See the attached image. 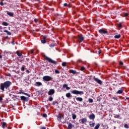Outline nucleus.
<instances>
[{
	"label": "nucleus",
	"mask_w": 129,
	"mask_h": 129,
	"mask_svg": "<svg viewBox=\"0 0 129 129\" xmlns=\"http://www.w3.org/2000/svg\"><path fill=\"white\" fill-rule=\"evenodd\" d=\"M12 85V83L10 81H6L4 83H2L0 84V89L2 90V92L5 91V89H9L11 86Z\"/></svg>",
	"instance_id": "obj_1"
},
{
	"label": "nucleus",
	"mask_w": 129,
	"mask_h": 129,
	"mask_svg": "<svg viewBox=\"0 0 129 129\" xmlns=\"http://www.w3.org/2000/svg\"><path fill=\"white\" fill-rule=\"evenodd\" d=\"M45 59L48 61L49 63H51L52 64H54V65H57V61L53 60V59H51L49 57H48V56L44 55V56Z\"/></svg>",
	"instance_id": "obj_2"
},
{
	"label": "nucleus",
	"mask_w": 129,
	"mask_h": 129,
	"mask_svg": "<svg viewBox=\"0 0 129 129\" xmlns=\"http://www.w3.org/2000/svg\"><path fill=\"white\" fill-rule=\"evenodd\" d=\"M42 79L44 81H46V82H49V81H51V80H53V78L49 76H45L43 77Z\"/></svg>",
	"instance_id": "obj_3"
},
{
	"label": "nucleus",
	"mask_w": 129,
	"mask_h": 129,
	"mask_svg": "<svg viewBox=\"0 0 129 129\" xmlns=\"http://www.w3.org/2000/svg\"><path fill=\"white\" fill-rule=\"evenodd\" d=\"M71 93H73V94H76V95H78V94H84V92H83V91H78V90H74L73 91H71Z\"/></svg>",
	"instance_id": "obj_4"
},
{
	"label": "nucleus",
	"mask_w": 129,
	"mask_h": 129,
	"mask_svg": "<svg viewBox=\"0 0 129 129\" xmlns=\"http://www.w3.org/2000/svg\"><path fill=\"white\" fill-rule=\"evenodd\" d=\"M78 41L79 42V44L82 43L84 41V36L82 34H79L78 36Z\"/></svg>",
	"instance_id": "obj_5"
},
{
	"label": "nucleus",
	"mask_w": 129,
	"mask_h": 129,
	"mask_svg": "<svg viewBox=\"0 0 129 129\" xmlns=\"http://www.w3.org/2000/svg\"><path fill=\"white\" fill-rule=\"evenodd\" d=\"M93 80L94 81H95V82L98 83V84H100V85H102V84H103L102 81H101V80L98 79V78H97L94 77Z\"/></svg>",
	"instance_id": "obj_6"
},
{
	"label": "nucleus",
	"mask_w": 129,
	"mask_h": 129,
	"mask_svg": "<svg viewBox=\"0 0 129 129\" xmlns=\"http://www.w3.org/2000/svg\"><path fill=\"white\" fill-rule=\"evenodd\" d=\"M20 98L21 99V100H22V101H29V98L28 97H26L24 96H22L20 97Z\"/></svg>",
	"instance_id": "obj_7"
},
{
	"label": "nucleus",
	"mask_w": 129,
	"mask_h": 129,
	"mask_svg": "<svg viewBox=\"0 0 129 129\" xmlns=\"http://www.w3.org/2000/svg\"><path fill=\"white\" fill-rule=\"evenodd\" d=\"M67 124H68V129H72L73 127H74V125L72 124L71 123H69V122H67Z\"/></svg>",
	"instance_id": "obj_8"
},
{
	"label": "nucleus",
	"mask_w": 129,
	"mask_h": 129,
	"mask_svg": "<svg viewBox=\"0 0 129 129\" xmlns=\"http://www.w3.org/2000/svg\"><path fill=\"white\" fill-rule=\"evenodd\" d=\"M70 73H72V74H74V75H78L79 73L77 72L76 70H70Z\"/></svg>",
	"instance_id": "obj_9"
},
{
	"label": "nucleus",
	"mask_w": 129,
	"mask_h": 129,
	"mask_svg": "<svg viewBox=\"0 0 129 129\" xmlns=\"http://www.w3.org/2000/svg\"><path fill=\"white\" fill-rule=\"evenodd\" d=\"M17 55L20 57V58H23V53L20 52V51L17 50L16 51Z\"/></svg>",
	"instance_id": "obj_10"
},
{
	"label": "nucleus",
	"mask_w": 129,
	"mask_h": 129,
	"mask_svg": "<svg viewBox=\"0 0 129 129\" xmlns=\"http://www.w3.org/2000/svg\"><path fill=\"white\" fill-rule=\"evenodd\" d=\"M55 93V90L54 89H50L48 92V95H53Z\"/></svg>",
	"instance_id": "obj_11"
},
{
	"label": "nucleus",
	"mask_w": 129,
	"mask_h": 129,
	"mask_svg": "<svg viewBox=\"0 0 129 129\" xmlns=\"http://www.w3.org/2000/svg\"><path fill=\"white\" fill-rule=\"evenodd\" d=\"M99 33H100V34H107V31L103 29H100L99 30Z\"/></svg>",
	"instance_id": "obj_12"
},
{
	"label": "nucleus",
	"mask_w": 129,
	"mask_h": 129,
	"mask_svg": "<svg viewBox=\"0 0 129 129\" xmlns=\"http://www.w3.org/2000/svg\"><path fill=\"white\" fill-rule=\"evenodd\" d=\"M62 116H63V115L62 114H59L57 117V120H58L59 121H61Z\"/></svg>",
	"instance_id": "obj_13"
},
{
	"label": "nucleus",
	"mask_w": 129,
	"mask_h": 129,
	"mask_svg": "<svg viewBox=\"0 0 129 129\" xmlns=\"http://www.w3.org/2000/svg\"><path fill=\"white\" fill-rule=\"evenodd\" d=\"M89 118L91 120H94V119L95 118V115H94L93 113H92V114L90 115Z\"/></svg>",
	"instance_id": "obj_14"
},
{
	"label": "nucleus",
	"mask_w": 129,
	"mask_h": 129,
	"mask_svg": "<svg viewBox=\"0 0 129 129\" xmlns=\"http://www.w3.org/2000/svg\"><path fill=\"white\" fill-rule=\"evenodd\" d=\"M1 124H2V127L3 128H5V127L8 126V124H7V123L5 122H2Z\"/></svg>",
	"instance_id": "obj_15"
},
{
	"label": "nucleus",
	"mask_w": 129,
	"mask_h": 129,
	"mask_svg": "<svg viewBox=\"0 0 129 129\" xmlns=\"http://www.w3.org/2000/svg\"><path fill=\"white\" fill-rule=\"evenodd\" d=\"M63 88H66L67 90H69L70 89V87H68V85L66 84L63 85Z\"/></svg>",
	"instance_id": "obj_16"
},
{
	"label": "nucleus",
	"mask_w": 129,
	"mask_h": 129,
	"mask_svg": "<svg viewBox=\"0 0 129 129\" xmlns=\"http://www.w3.org/2000/svg\"><path fill=\"white\" fill-rule=\"evenodd\" d=\"M4 32L7 33V34L9 36H11L12 35V33H11V32L8 31L7 30H4Z\"/></svg>",
	"instance_id": "obj_17"
},
{
	"label": "nucleus",
	"mask_w": 129,
	"mask_h": 129,
	"mask_svg": "<svg viewBox=\"0 0 129 129\" xmlns=\"http://www.w3.org/2000/svg\"><path fill=\"white\" fill-rule=\"evenodd\" d=\"M7 13L8 16H10V17H14V13H13V12H10L9 11H7Z\"/></svg>",
	"instance_id": "obj_18"
},
{
	"label": "nucleus",
	"mask_w": 129,
	"mask_h": 129,
	"mask_svg": "<svg viewBox=\"0 0 129 129\" xmlns=\"http://www.w3.org/2000/svg\"><path fill=\"white\" fill-rule=\"evenodd\" d=\"M82 123H85L87 122V119L86 118H83L81 119Z\"/></svg>",
	"instance_id": "obj_19"
},
{
	"label": "nucleus",
	"mask_w": 129,
	"mask_h": 129,
	"mask_svg": "<svg viewBox=\"0 0 129 129\" xmlns=\"http://www.w3.org/2000/svg\"><path fill=\"white\" fill-rule=\"evenodd\" d=\"M76 100L77 101H80V102H82V101H83V99H82V98L81 97H77Z\"/></svg>",
	"instance_id": "obj_20"
},
{
	"label": "nucleus",
	"mask_w": 129,
	"mask_h": 129,
	"mask_svg": "<svg viewBox=\"0 0 129 129\" xmlns=\"http://www.w3.org/2000/svg\"><path fill=\"white\" fill-rule=\"evenodd\" d=\"M66 97H67L68 98H70L72 97V96L71 95V94L70 93H68L66 94Z\"/></svg>",
	"instance_id": "obj_21"
},
{
	"label": "nucleus",
	"mask_w": 129,
	"mask_h": 129,
	"mask_svg": "<svg viewBox=\"0 0 129 129\" xmlns=\"http://www.w3.org/2000/svg\"><path fill=\"white\" fill-rule=\"evenodd\" d=\"M56 46H57L56 43H51L49 45V47H50V48H54V47H56Z\"/></svg>",
	"instance_id": "obj_22"
},
{
	"label": "nucleus",
	"mask_w": 129,
	"mask_h": 129,
	"mask_svg": "<svg viewBox=\"0 0 129 129\" xmlns=\"http://www.w3.org/2000/svg\"><path fill=\"white\" fill-rule=\"evenodd\" d=\"M123 92V90L121 89L118 90V91L116 92L117 94H121Z\"/></svg>",
	"instance_id": "obj_23"
},
{
	"label": "nucleus",
	"mask_w": 129,
	"mask_h": 129,
	"mask_svg": "<svg viewBox=\"0 0 129 129\" xmlns=\"http://www.w3.org/2000/svg\"><path fill=\"white\" fill-rule=\"evenodd\" d=\"M128 16V13H123V15H122V17H124L125 18H126Z\"/></svg>",
	"instance_id": "obj_24"
},
{
	"label": "nucleus",
	"mask_w": 129,
	"mask_h": 129,
	"mask_svg": "<svg viewBox=\"0 0 129 129\" xmlns=\"http://www.w3.org/2000/svg\"><path fill=\"white\" fill-rule=\"evenodd\" d=\"M2 25L3 26H5L6 27H8V26H9V23H8V22H3L2 23Z\"/></svg>",
	"instance_id": "obj_25"
},
{
	"label": "nucleus",
	"mask_w": 129,
	"mask_h": 129,
	"mask_svg": "<svg viewBox=\"0 0 129 129\" xmlns=\"http://www.w3.org/2000/svg\"><path fill=\"white\" fill-rule=\"evenodd\" d=\"M117 27L119 28V29H121V28H122V25L121 24V23L117 24Z\"/></svg>",
	"instance_id": "obj_26"
},
{
	"label": "nucleus",
	"mask_w": 129,
	"mask_h": 129,
	"mask_svg": "<svg viewBox=\"0 0 129 129\" xmlns=\"http://www.w3.org/2000/svg\"><path fill=\"white\" fill-rule=\"evenodd\" d=\"M94 125H95V123L94 122L91 123V122H90V126H91V127H93Z\"/></svg>",
	"instance_id": "obj_27"
},
{
	"label": "nucleus",
	"mask_w": 129,
	"mask_h": 129,
	"mask_svg": "<svg viewBox=\"0 0 129 129\" xmlns=\"http://www.w3.org/2000/svg\"><path fill=\"white\" fill-rule=\"evenodd\" d=\"M36 86H42V83H41L40 82H36Z\"/></svg>",
	"instance_id": "obj_28"
},
{
	"label": "nucleus",
	"mask_w": 129,
	"mask_h": 129,
	"mask_svg": "<svg viewBox=\"0 0 129 129\" xmlns=\"http://www.w3.org/2000/svg\"><path fill=\"white\" fill-rule=\"evenodd\" d=\"M120 37H121L120 34L114 36L115 39H119V38H120Z\"/></svg>",
	"instance_id": "obj_29"
},
{
	"label": "nucleus",
	"mask_w": 129,
	"mask_h": 129,
	"mask_svg": "<svg viewBox=\"0 0 129 129\" xmlns=\"http://www.w3.org/2000/svg\"><path fill=\"white\" fill-rule=\"evenodd\" d=\"M100 126V124L98 123L95 127L94 129H98L99 128V127Z\"/></svg>",
	"instance_id": "obj_30"
},
{
	"label": "nucleus",
	"mask_w": 129,
	"mask_h": 129,
	"mask_svg": "<svg viewBox=\"0 0 129 129\" xmlns=\"http://www.w3.org/2000/svg\"><path fill=\"white\" fill-rule=\"evenodd\" d=\"M73 119H76V115L75 114L73 113L72 114Z\"/></svg>",
	"instance_id": "obj_31"
},
{
	"label": "nucleus",
	"mask_w": 129,
	"mask_h": 129,
	"mask_svg": "<svg viewBox=\"0 0 129 129\" xmlns=\"http://www.w3.org/2000/svg\"><path fill=\"white\" fill-rule=\"evenodd\" d=\"M48 100L49 101H53V97L52 96L49 97Z\"/></svg>",
	"instance_id": "obj_32"
},
{
	"label": "nucleus",
	"mask_w": 129,
	"mask_h": 129,
	"mask_svg": "<svg viewBox=\"0 0 129 129\" xmlns=\"http://www.w3.org/2000/svg\"><path fill=\"white\" fill-rule=\"evenodd\" d=\"M41 42L42 44H46V40H45V39H42V40H41Z\"/></svg>",
	"instance_id": "obj_33"
},
{
	"label": "nucleus",
	"mask_w": 129,
	"mask_h": 129,
	"mask_svg": "<svg viewBox=\"0 0 129 129\" xmlns=\"http://www.w3.org/2000/svg\"><path fill=\"white\" fill-rule=\"evenodd\" d=\"M67 64V63L66 62H63L61 64L62 66L63 67H65L66 66V64Z\"/></svg>",
	"instance_id": "obj_34"
},
{
	"label": "nucleus",
	"mask_w": 129,
	"mask_h": 129,
	"mask_svg": "<svg viewBox=\"0 0 129 129\" xmlns=\"http://www.w3.org/2000/svg\"><path fill=\"white\" fill-rule=\"evenodd\" d=\"M88 101L89 103H92V102H93V99L90 98L89 99Z\"/></svg>",
	"instance_id": "obj_35"
},
{
	"label": "nucleus",
	"mask_w": 129,
	"mask_h": 129,
	"mask_svg": "<svg viewBox=\"0 0 129 129\" xmlns=\"http://www.w3.org/2000/svg\"><path fill=\"white\" fill-rule=\"evenodd\" d=\"M54 72L56 74H60V72L57 70H55Z\"/></svg>",
	"instance_id": "obj_36"
},
{
	"label": "nucleus",
	"mask_w": 129,
	"mask_h": 129,
	"mask_svg": "<svg viewBox=\"0 0 129 129\" xmlns=\"http://www.w3.org/2000/svg\"><path fill=\"white\" fill-rule=\"evenodd\" d=\"M124 127H125V128H129L128 125L127 124H125L124 125Z\"/></svg>",
	"instance_id": "obj_37"
},
{
	"label": "nucleus",
	"mask_w": 129,
	"mask_h": 129,
	"mask_svg": "<svg viewBox=\"0 0 129 129\" xmlns=\"http://www.w3.org/2000/svg\"><path fill=\"white\" fill-rule=\"evenodd\" d=\"M25 67H26L25 66H23V67H22L21 71H25Z\"/></svg>",
	"instance_id": "obj_38"
},
{
	"label": "nucleus",
	"mask_w": 129,
	"mask_h": 129,
	"mask_svg": "<svg viewBox=\"0 0 129 129\" xmlns=\"http://www.w3.org/2000/svg\"><path fill=\"white\" fill-rule=\"evenodd\" d=\"M81 71H84L85 70V68L84 67H82L80 69Z\"/></svg>",
	"instance_id": "obj_39"
},
{
	"label": "nucleus",
	"mask_w": 129,
	"mask_h": 129,
	"mask_svg": "<svg viewBox=\"0 0 129 129\" xmlns=\"http://www.w3.org/2000/svg\"><path fill=\"white\" fill-rule=\"evenodd\" d=\"M23 94H24V95H26V96H28V97H30V94H29L28 93L24 92Z\"/></svg>",
	"instance_id": "obj_40"
},
{
	"label": "nucleus",
	"mask_w": 129,
	"mask_h": 129,
	"mask_svg": "<svg viewBox=\"0 0 129 129\" xmlns=\"http://www.w3.org/2000/svg\"><path fill=\"white\" fill-rule=\"evenodd\" d=\"M63 7H69V5L67 4V3H64L63 4Z\"/></svg>",
	"instance_id": "obj_41"
},
{
	"label": "nucleus",
	"mask_w": 129,
	"mask_h": 129,
	"mask_svg": "<svg viewBox=\"0 0 129 129\" xmlns=\"http://www.w3.org/2000/svg\"><path fill=\"white\" fill-rule=\"evenodd\" d=\"M58 104V101H53L52 103L53 105H55V104Z\"/></svg>",
	"instance_id": "obj_42"
},
{
	"label": "nucleus",
	"mask_w": 129,
	"mask_h": 129,
	"mask_svg": "<svg viewBox=\"0 0 129 129\" xmlns=\"http://www.w3.org/2000/svg\"><path fill=\"white\" fill-rule=\"evenodd\" d=\"M119 65H120V66H122V65H123V62L120 61L119 63Z\"/></svg>",
	"instance_id": "obj_43"
},
{
	"label": "nucleus",
	"mask_w": 129,
	"mask_h": 129,
	"mask_svg": "<svg viewBox=\"0 0 129 129\" xmlns=\"http://www.w3.org/2000/svg\"><path fill=\"white\" fill-rule=\"evenodd\" d=\"M34 22L35 23H38V22H39V19L35 18Z\"/></svg>",
	"instance_id": "obj_44"
},
{
	"label": "nucleus",
	"mask_w": 129,
	"mask_h": 129,
	"mask_svg": "<svg viewBox=\"0 0 129 129\" xmlns=\"http://www.w3.org/2000/svg\"><path fill=\"white\" fill-rule=\"evenodd\" d=\"M39 128H40V129H46V127L43 126H40L39 127Z\"/></svg>",
	"instance_id": "obj_45"
},
{
	"label": "nucleus",
	"mask_w": 129,
	"mask_h": 129,
	"mask_svg": "<svg viewBox=\"0 0 129 129\" xmlns=\"http://www.w3.org/2000/svg\"><path fill=\"white\" fill-rule=\"evenodd\" d=\"M81 62H82V60H81V59H79L77 61L78 64H79V63H81Z\"/></svg>",
	"instance_id": "obj_46"
},
{
	"label": "nucleus",
	"mask_w": 129,
	"mask_h": 129,
	"mask_svg": "<svg viewBox=\"0 0 129 129\" xmlns=\"http://www.w3.org/2000/svg\"><path fill=\"white\" fill-rule=\"evenodd\" d=\"M47 114L44 113V114H43V117L46 118V117H47Z\"/></svg>",
	"instance_id": "obj_47"
},
{
	"label": "nucleus",
	"mask_w": 129,
	"mask_h": 129,
	"mask_svg": "<svg viewBox=\"0 0 129 129\" xmlns=\"http://www.w3.org/2000/svg\"><path fill=\"white\" fill-rule=\"evenodd\" d=\"M30 54H34V50L33 49L30 50Z\"/></svg>",
	"instance_id": "obj_48"
},
{
	"label": "nucleus",
	"mask_w": 129,
	"mask_h": 129,
	"mask_svg": "<svg viewBox=\"0 0 129 129\" xmlns=\"http://www.w3.org/2000/svg\"><path fill=\"white\" fill-rule=\"evenodd\" d=\"M112 99H114V100H116V101L118 100L117 99V98H115L114 97H112Z\"/></svg>",
	"instance_id": "obj_49"
},
{
	"label": "nucleus",
	"mask_w": 129,
	"mask_h": 129,
	"mask_svg": "<svg viewBox=\"0 0 129 129\" xmlns=\"http://www.w3.org/2000/svg\"><path fill=\"white\" fill-rule=\"evenodd\" d=\"M114 117H115L116 118H119V115H116L115 116H114Z\"/></svg>",
	"instance_id": "obj_50"
},
{
	"label": "nucleus",
	"mask_w": 129,
	"mask_h": 129,
	"mask_svg": "<svg viewBox=\"0 0 129 129\" xmlns=\"http://www.w3.org/2000/svg\"><path fill=\"white\" fill-rule=\"evenodd\" d=\"M18 94H24V92L20 91V92H18Z\"/></svg>",
	"instance_id": "obj_51"
},
{
	"label": "nucleus",
	"mask_w": 129,
	"mask_h": 129,
	"mask_svg": "<svg viewBox=\"0 0 129 129\" xmlns=\"http://www.w3.org/2000/svg\"><path fill=\"white\" fill-rule=\"evenodd\" d=\"M0 6H4V3L3 2H0Z\"/></svg>",
	"instance_id": "obj_52"
},
{
	"label": "nucleus",
	"mask_w": 129,
	"mask_h": 129,
	"mask_svg": "<svg viewBox=\"0 0 129 129\" xmlns=\"http://www.w3.org/2000/svg\"><path fill=\"white\" fill-rule=\"evenodd\" d=\"M46 39H47V36H44L43 37V40H46Z\"/></svg>",
	"instance_id": "obj_53"
},
{
	"label": "nucleus",
	"mask_w": 129,
	"mask_h": 129,
	"mask_svg": "<svg viewBox=\"0 0 129 129\" xmlns=\"http://www.w3.org/2000/svg\"><path fill=\"white\" fill-rule=\"evenodd\" d=\"M26 73L29 74L30 73V71L29 70H27Z\"/></svg>",
	"instance_id": "obj_54"
},
{
	"label": "nucleus",
	"mask_w": 129,
	"mask_h": 129,
	"mask_svg": "<svg viewBox=\"0 0 129 129\" xmlns=\"http://www.w3.org/2000/svg\"><path fill=\"white\" fill-rule=\"evenodd\" d=\"M3 100V97L0 96V101H2Z\"/></svg>",
	"instance_id": "obj_55"
},
{
	"label": "nucleus",
	"mask_w": 129,
	"mask_h": 129,
	"mask_svg": "<svg viewBox=\"0 0 129 129\" xmlns=\"http://www.w3.org/2000/svg\"><path fill=\"white\" fill-rule=\"evenodd\" d=\"M27 61H28L29 62V61H30V58H26Z\"/></svg>",
	"instance_id": "obj_56"
},
{
	"label": "nucleus",
	"mask_w": 129,
	"mask_h": 129,
	"mask_svg": "<svg viewBox=\"0 0 129 129\" xmlns=\"http://www.w3.org/2000/svg\"><path fill=\"white\" fill-rule=\"evenodd\" d=\"M101 99H97V101H99V102H100V101H101Z\"/></svg>",
	"instance_id": "obj_57"
},
{
	"label": "nucleus",
	"mask_w": 129,
	"mask_h": 129,
	"mask_svg": "<svg viewBox=\"0 0 129 129\" xmlns=\"http://www.w3.org/2000/svg\"><path fill=\"white\" fill-rule=\"evenodd\" d=\"M0 30H3V27L0 26Z\"/></svg>",
	"instance_id": "obj_58"
},
{
	"label": "nucleus",
	"mask_w": 129,
	"mask_h": 129,
	"mask_svg": "<svg viewBox=\"0 0 129 129\" xmlns=\"http://www.w3.org/2000/svg\"><path fill=\"white\" fill-rule=\"evenodd\" d=\"M100 53H101V50L99 51V54H100Z\"/></svg>",
	"instance_id": "obj_59"
},
{
	"label": "nucleus",
	"mask_w": 129,
	"mask_h": 129,
	"mask_svg": "<svg viewBox=\"0 0 129 129\" xmlns=\"http://www.w3.org/2000/svg\"><path fill=\"white\" fill-rule=\"evenodd\" d=\"M2 58H3V56L0 55V59H2Z\"/></svg>",
	"instance_id": "obj_60"
},
{
	"label": "nucleus",
	"mask_w": 129,
	"mask_h": 129,
	"mask_svg": "<svg viewBox=\"0 0 129 129\" xmlns=\"http://www.w3.org/2000/svg\"><path fill=\"white\" fill-rule=\"evenodd\" d=\"M6 39H8V38H9V37L8 36H6Z\"/></svg>",
	"instance_id": "obj_61"
},
{
	"label": "nucleus",
	"mask_w": 129,
	"mask_h": 129,
	"mask_svg": "<svg viewBox=\"0 0 129 129\" xmlns=\"http://www.w3.org/2000/svg\"><path fill=\"white\" fill-rule=\"evenodd\" d=\"M126 99H128H128H129V98H127Z\"/></svg>",
	"instance_id": "obj_62"
},
{
	"label": "nucleus",
	"mask_w": 129,
	"mask_h": 129,
	"mask_svg": "<svg viewBox=\"0 0 129 129\" xmlns=\"http://www.w3.org/2000/svg\"><path fill=\"white\" fill-rule=\"evenodd\" d=\"M57 16H59V15H58V14H57Z\"/></svg>",
	"instance_id": "obj_63"
},
{
	"label": "nucleus",
	"mask_w": 129,
	"mask_h": 129,
	"mask_svg": "<svg viewBox=\"0 0 129 129\" xmlns=\"http://www.w3.org/2000/svg\"><path fill=\"white\" fill-rule=\"evenodd\" d=\"M36 1H40V0H36Z\"/></svg>",
	"instance_id": "obj_64"
}]
</instances>
